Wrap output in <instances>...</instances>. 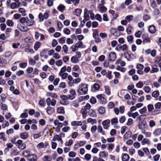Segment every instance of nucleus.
<instances>
[{
  "instance_id": "1",
  "label": "nucleus",
  "mask_w": 161,
  "mask_h": 161,
  "mask_svg": "<svg viewBox=\"0 0 161 161\" xmlns=\"http://www.w3.org/2000/svg\"><path fill=\"white\" fill-rule=\"evenodd\" d=\"M88 85L85 83H81L78 86V89L77 92L81 95L86 94L88 91Z\"/></svg>"
},
{
  "instance_id": "2",
  "label": "nucleus",
  "mask_w": 161,
  "mask_h": 161,
  "mask_svg": "<svg viewBox=\"0 0 161 161\" xmlns=\"http://www.w3.org/2000/svg\"><path fill=\"white\" fill-rule=\"evenodd\" d=\"M138 128L139 129L141 130V132L144 130H147L148 127L146 121L144 120L142 121L139 125Z\"/></svg>"
},
{
  "instance_id": "3",
  "label": "nucleus",
  "mask_w": 161,
  "mask_h": 161,
  "mask_svg": "<svg viewBox=\"0 0 161 161\" xmlns=\"http://www.w3.org/2000/svg\"><path fill=\"white\" fill-rule=\"evenodd\" d=\"M16 145L20 149H24L26 147V144L23 142V141L21 140H18L16 143Z\"/></svg>"
},
{
  "instance_id": "4",
  "label": "nucleus",
  "mask_w": 161,
  "mask_h": 161,
  "mask_svg": "<svg viewBox=\"0 0 161 161\" xmlns=\"http://www.w3.org/2000/svg\"><path fill=\"white\" fill-rule=\"evenodd\" d=\"M46 102L48 106L51 105L52 106H54L56 103V101L54 99L51 100L50 97H48L47 99Z\"/></svg>"
},
{
  "instance_id": "5",
  "label": "nucleus",
  "mask_w": 161,
  "mask_h": 161,
  "mask_svg": "<svg viewBox=\"0 0 161 161\" xmlns=\"http://www.w3.org/2000/svg\"><path fill=\"white\" fill-rule=\"evenodd\" d=\"M17 27L20 31L23 32H26L29 30V29L27 26L22 25L20 24H18Z\"/></svg>"
},
{
  "instance_id": "6",
  "label": "nucleus",
  "mask_w": 161,
  "mask_h": 161,
  "mask_svg": "<svg viewBox=\"0 0 161 161\" xmlns=\"http://www.w3.org/2000/svg\"><path fill=\"white\" fill-rule=\"evenodd\" d=\"M110 32L115 36H119L120 34V32L116 29L112 28L110 29Z\"/></svg>"
},
{
  "instance_id": "7",
  "label": "nucleus",
  "mask_w": 161,
  "mask_h": 161,
  "mask_svg": "<svg viewBox=\"0 0 161 161\" xmlns=\"http://www.w3.org/2000/svg\"><path fill=\"white\" fill-rule=\"evenodd\" d=\"M148 34L147 33L144 34L142 35V37L143 42L147 43L150 42V39L148 37Z\"/></svg>"
},
{
  "instance_id": "8",
  "label": "nucleus",
  "mask_w": 161,
  "mask_h": 161,
  "mask_svg": "<svg viewBox=\"0 0 161 161\" xmlns=\"http://www.w3.org/2000/svg\"><path fill=\"white\" fill-rule=\"evenodd\" d=\"M110 120L109 119H106L104 120L102 123L104 129H108L109 127V125L110 123Z\"/></svg>"
},
{
  "instance_id": "9",
  "label": "nucleus",
  "mask_w": 161,
  "mask_h": 161,
  "mask_svg": "<svg viewBox=\"0 0 161 161\" xmlns=\"http://www.w3.org/2000/svg\"><path fill=\"white\" fill-rule=\"evenodd\" d=\"M109 60L114 61L116 58V55L114 52H111L108 56Z\"/></svg>"
},
{
  "instance_id": "10",
  "label": "nucleus",
  "mask_w": 161,
  "mask_h": 161,
  "mask_svg": "<svg viewBox=\"0 0 161 161\" xmlns=\"http://www.w3.org/2000/svg\"><path fill=\"white\" fill-rule=\"evenodd\" d=\"M27 158L30 161H36L37 159V157L35 154H31Z\"/></svg>"
},
{
  "instance_id": "11",
  "label": "nucleus",
  "mask_w": 161,
  "mask_h": 161,
  "mask_svg": "<svg viewBox=\"0 0 161 161\" xmlns=\"http://www.w3.org/2000/svg\"><path fill=\"white\" fill-rule=\"evenodd\" d=\"M70 94L68 95V98L71 100L75 98V96L76 95L75 92L73 90H71L69 92Z\"/></svg>"
},
{
  "instance_id": "12",
  "label": "nucleus",
  "mask_w": 161,
  "mask_h": 161,
  "mask_svg": "<svg viewBox=\"0 0 161 161\" xmlns=\"http://www.w3.org/2000/svg\"><path fill=\"white\" fill-rule=\"evenodd\" d=\"M33 71V69L32 67H29L26 70L27 73V76L30 78H32L34 77V75H30V74Z\"/></svg>"
},
{
  "instance_id": "13",
  "label": "nucleus",
  "mask_w": 161,
  "mask_h": 161,
  "mask_svg": "<svg viewBox=\"0 0 161 161\" xmlns=\"http://www.w3.org/2000/svg\"><path fill=\"white\" fill-rule=\"evenodd\" d=\"M89 11H88L87 8H85L84 10V17L86 21L88 20L89 18Z\"/></svg>"
},
{
  "instance_id": "14",
  "label": "nucleus",
  "mask_w": 161,
  "mask_h": 161,
  "mask_svg": "<svg viewBox=\"0 0 161 161\" xmlns=\"http://www.w3.org/2000/svg\"><path fill=\"white\" fill-rule=\"evenodd\" d=\"M159 69L158 68L156 67L155 65L152 66L151 69L150 71V72L151 74L154 73L158 72V71Z\"/></svg>"
},
{
  "instance_id": "15",
  "label": "nucleus",
  "mask_w": 161,
  "mask_h": 161,
  "mask_svg": "<svg viewBox=\"0 0 161 161\" xmlns=\"http://www.w3.org/2000/svg\"><path fill=\"white\" fill-rule=\"evenodd\" d=\"M75 45L78 48H84L85 47V45H84L81 41L78 42H77L76 43Z\"/></svg>"
},
{
  "instance_id": "16",
  "label": "nucleus",
  "mask_w": 161,
  "mask_h": 161,
  "mask_svg": "<svg viewBox=\"0 0 161 161\" xmlns=\"http://www.w3.org/2000/svg\"><path fill=\"white\" fill-rule=\"evenodd\" d=\"M131 135V133L130 131L127 132L124 135L123 139L124 140H126L130 138Z\"/></svg>"
},
{
  "instance_id": "17",
  "label": "nucleus",
  "mask_w": 161,
  "mask_h": 161,
  "mask_svg": "<svg viewBox=\"0 0 161 161\" xmlns=\"http://www.w3.org/2000/svg\"><path fill=\"white\" fill-rule=\"evenodd\" d=\"M20 136L21 139L23 140H25L27 139L28 137V134L26 132H24L21 133Z\"/></svg>"
},
{
  "instance_id": "18",
  "label": "nucleus",
  "mask_w": 161,
  "mask_h": 161,
  "mask_svg": "<svg viewBox=\"0 0 161 161\" xmlns=\"http://www.w3.org/2000/svg\"><path fill=\"white\" fill-rule=\"evenodd\" d=\"M141 143L142 145H144L146 144L149 145L151 144V142L148 139L145 138L142 140Z\"/></svg>"
},
{
  "instance_id": "19",
  "label": "nucleus",
  "mask_w": 161,
  "mask_h": 161,
  "mask_svg": "<svg viewBox=\"0 0 161 161\" xmlns=\"http://www.w3.org/2000/svg\"><path fill=\"white\" fill-rule=\"evenodd\" d=\"M20 6H18V5L15 3H12L9 5L8 7L12 9H14L15 8H18Z\"/></svg>"
},
{
  "instance_id": "20",
  "label": "nucleus",
  "mask_w": 161,
  "mask_h": 161,
  "mask_svg": "<svg viewBox=\"0 0 161 161\" xmlns=\"http://www.w3.org/2000/svg\"><path fill=\"white\" fill-rule=\"evenodd\" d=\"M130 157L127 153L123 154L122 157V160L123 161H128Z\"/></svg>"
},
{
  "instance_id": "21",
  "label": "nucleus",
  "mask_w": 161,
  "mask_h": 161,
  "mask_svg": "<svg viewBox=\"0 0 161 161\" xmlns=\"http://www.w3.org/2000/svg\"><path fill=\"white\" fill-rule=\"evenodd\" d=\"M99 156L101 157L106 158L108 156V153L105 151H101L99 153Z\"/></svg>"
},
{
  "instance_id": "22",
  "label": "nucleus",
  "mask_w": 161,
  "mask_h": 161,
  "mask_svg": "<svg viewBox=\"0 0 161 161\" xmlns=\"http://www.w3.org/2000/svg\"><path fill=\"white\" fill-rule=\"evenodd\" d=\"M161 133V130L159 128H157L153 132V134L155 136H158Z\"/></svg>"
},
{
  "instance_id": "23",
  "label": "nucleus",
  "mask_w": 161,
  "mask_h": 161,
  "mask_svg": "<svg viewBox=\"0 0 161 161\" xmlns=\"http://www.w3.org/2000/svg\"><path fill=\"white\" fill-rule=\"evenodd\" d=\"M148 31L150 33L153 34L155 32L156 29L154 25H152L149 26Z\"/></svg>"
},
{
  "instance_id": "24",
  "label": "nucleus",
  "mask_w": 161,
  "mask_h": 161,
  "mask_svg": "<svg viewBox=\"0 0 161 161\" xmlns=\"http://www.w3.org/2000/svg\"><path fill=\"white\" fill-rule=\"evenodd\" d=\"M71 124L73 126H78L81 125L82 123L80 121H74L71 122Z\"/></svg>"
},
{
  "instance_id": "25",
  "label": "nucleus",
  "mask_w": 161,
  "mask_h": 161,
  "mask_svg": "<svg viewBox=\"0 0 161 161\" xmlns=\"http://www.w3.org/2000/svg\"><path fill=\"white\" fill-rule=\"evenodd\" d=\"M54 109L49 106H48L47 109V113L49 114H52L54 112Z\"/></svg>"
},
{
  "instance_id": "26",
  "label": "nucleus",
  "mask_w": 161,
  "mask_h": 161,
  "mask_svg": "<svg viewBox=\"0 0 161 161\" xmlns=\"http://www.w3.org/2000/svg\"><path fill=\"white\" fill-rule=\"evenodd\" d=\"M98 111L100 114H103L105 112V108L102 106L98 108Z\"/></svg>"
},
{
  "instance_id": "27",
  "label": "nucleus",
  "mask_w": 161,
  "mask_h": 161,
  "mask_svg": "<svg viewBox=\"0 0 161 161\" xmlns=\"http://www.w3.org/2000/svg\"><path fill=\"white\" fill-rule=\"evenodd\" d=\"M34 23V21L33 20L29 19V18L26 23V26H32Z\"/></svg>"
},
{
  "instance_id": "28",
  "label": "nucleus",
  "mask_w": 161,
  "mask_h": 161,
  "mask_svg": "<svg viewBox=\"0 0 161 161\" xmlns=\"http://www.w3.org/2000/svg\"><path fill=\"white\" fill-rule=\"evenodd\" d=\"M48 144L47 143H45V144H44V143L42 142H41L39 143L37 146V147L40 149H42L44 147V146L45 145V147H46Z\"/></svg>"
},
{
  "instance_id": "29",
  "label": "nucleus",
  "mask_w": 161,
  "mask_h": 161,
  "mask_svg": "<svg viewBox=\"0 0 161 161\" xmlns=\"http://www.w3.org/2000/svg\"><path fill=\"white\" fill-rule=\"evenodd\" d=\"M19 12L23 16H25L26 15V11L25 9L23 8H20L19 9Z\"/></svg>"
},
{
  "instance_id": "30",
  "label": "nucleus",
  "mask_w": 161,
  "mask_h": 161,
  "mask_svg": "<svg viewBox=\"0 0 161 161\" xmlns=\"http://www.w3.org/2000/svg\"><path fill=\"white\" fill-rule=\"evenodd\" d=\"M97 131L98 133H101L103 135H105V132L103 130L102 127L99 125L97 128Z\"/></svg>"
},
{
  "instance_id": "31",
  "label": "nucleus",
  "mask_w": 161,
  "mask_h": 161,
  "mask_svg": "<svg viewBox=\"0 0 161 161\" xmlns=\"http://www.w3.org/2000/svg\"><path fill=\"white\" fill-rule=\"evenodd\" d=\"M54 124L55 126H57V127H62L63 126L62 123L59 122V121L57 119H56L54 122Z\"/></svg>"
},
{
  "instance_id": "32",
  "label": "nucleus",
  "mask_w": 161,
  "mask_h": 161,
  "mask_svg": "<svg viewBox=\"0 0 161 161\" xmlns=\"http://www.w3.org/2000/svg\"><path fill=\"white\" fill-rule=\"evenodd\" d=\"M88 113L90 116L91 117H95L97 116L95 112L92 109H90Z\"/></svg>"
},
{
  "instance_id": "33",
  "label": "nucleus",
  "mask_w": 161,
  "mask_h": 161,
  "mask_svg": "<svg viewBox=\"0 0 161 161\" xmlns=\"http://www.w3.org/2000/svg\"><path fill=\"white\" fill-rule=\"evenodd\" d=\"M143 83L141 81H139V82H138L136 84V86L137 88L141 89L143 87Z\"/></svg>"
},
{
  "instance_id": "34",
  "label": "nucleus",
  "mask_w": 161,
  "mask_h": 161,
  "mask_svg": "<svg viewBox=\"0 0 161 161\" xmlns=\"http://www.w3.org/2000/svg\"><path fill=\"white\" fill-rule=\"evenodd\" d=\"M28 17H22L20 18L19 20V22L21 24H24L26 23L28 19Z\"/></svg>"
},
{
  "instance_id": "35",
  "label": "nucleus",
  "mask_w": 161,
  "mask_h": 161,
  "mask_svg": "<svg viewBox=\"0 0 161 161\" xmlns=\"http://www.w3.org/2000/svg\"><path fill=\"white\" fill-rule=\"evenodd\" d=\"M71 61L72 62L76 64L78 63L79 62V60L77 57L74 56L71 58Z\"/></svg>"
},
{
  "instance_id": "36",
  "label": "nucleus",
  "mask_w": 161,
  "mask_h": 161,
  "mask_svg": "<svg viewBox=\"0 0 161 161\" xmlns=\"http://www.w3.org/2000/svg\"><path fill=\"white\" fill-rule=\"evenodd\" d=\"M159 92L157 91H153L152 93V96L155 98H157L159 96Z\"/></svg>"
},
{
  "instance_id": "37",
  "label": "nucleus",
  "mask_w": 161,
  "mask_h": 161,
  "mask_svg": "<svg viewBox=\"0 0 161 161\" xmlns=\"http://www.w3.org/2000/svg\"><path fill=\"white\" fill-rule=\"evenodd\" d=\"M41 45V43L39 42H37L35 44L34 46V49L36 51H37V49L39 48Z\"/></svg>"
},
{
  "instance_id": "38",
  "label": "nucleus",
  "mask_w": 161,
  "mask_h": 161,
  "mask_svg": "<svg viewBox=\"0 0 161 161\" xmlns=\"http://www.w3.org/2000/svg\"><path fill=\"white\" fill-rule=\"evenodd\" d=\"M133 16L132 15H129L126 16L125 19L128 22H130L133 19Z\"/></svg>"
},
{
  "instance_id": "39",
  "label": "nucleus",
  "mask_w": 161,
  "mask_h": 161,
  "mask_svg": "<svg viewBox=\"0 0 161 161\" xmlns=\"http://www.w3.org/2000/svg\"><path fill=\"white\" fill-rule=\"evenodd\" d=\"M57 112L59 114H63L64 113V109L63 107H59L57 109Z\"/></svg>"
},
{
  "instance_id": "40",
  "label": "nucleus",
  "mask_w": 161,
  "mask_h": 161,
  "mask_svg": "<svg viewBox=\"0 0 161 161\" xmlns=\"http://www.w3.org/2000/svg\"><path fill=\"white\" fill-rule=\"evenodd\" d=\"M52 158L50 155L45 156L43 159V161H51Z\"/></svg>"
},
{
  "instance_id": "41",
  "label": "nucleus",
  "mask_w": 161,
  "mask_h": 161,
  "mask_svg": "<svg viewBox=\"0 0 161 161\" xmlns=\"http://www.w3.org/2000/svg\"><path fill=\"white\" fill-rule=\"evenodd\" d=\"M81 12V11L80 9L77 8L75 9L74 13V14L75 15L79 16Z\"/></svg>"
},
{
  "instance_id": "42",
  "label": "nucleus",
  "mask_w": 161,
  "mask_h": 161,
  "mask_svg": "<svg viewBox=\"0 0 161 161\" xmlns=\"http://www.w3.org/2000/svg\"><path fill=\"white\" fill-rule=\"evenodd\" d=\"M111 122L112 125H114L117 124L118 123V121L117 118H115L111 120Z\"/></svg>"
},
{
  "instance_id": "43",
  "label": "nucleus",
  "mask_w": 161,
  "mask_h": 161,
  "mask_svg": "<svg viewBox=\"0 0 161 161\" xmlns=\"http://www.w3.org/2000/svg\"><path fill=\"white\" fill-rule=\"evenodd\" d=\"M80 112V113L82 114L83 117H85L87 113V111H86V110L84 108L81 109Z\"/></svg>"
},
{
  "instance_id": "44",
  "label": "nucleus",
  "mask_w": 161,
  "mask_h": 161,
  "mask_svg": "<svg viewBox=\"0 0 161 161\" xmlns=\"http://www.w3.org/2000/svg\"><path fill=\"white\" fill-rule=\"evenodd\" d=\"M105 93L108 95L111 94V91L109 87L108 86H105Z\"/></svg>"
},
{
  "instance_id": "45",
  "label": "nucleus",
  "mask_w": 161,
  "mask_h": 161,
  "mask_svg": "<svg viewBox=\"0 0 161 161\" xmlns=\"http://www.w3.org/2000/svg\"><path fill=\"white\" fill-rule=\"evenodd\" d=\"M6 24L8 26L11 27L14 25V23L13 20L9 19L6 21Z\"/></svg>"
},
{
  "instance_id": "46",
  "label": "nucleus",
  "mask_w": 161,
  "mask_h": 161,
  "mask_svg": "<svg viewBox=\"0 0 161 161\" xmlns=\"http://www.w3.org/2000/svg\"><path fill=\"white\" fill-rule=\"evenodd\" d=\"M68 74L66 73H59V75L61 76L63 79H65L68 76Z\"/></svg>"
},
{
  "instance_id": "47",
  "label": "nucleus",
  "mask_w": 161,
  "mask_h": 161,
  "mask_svg": "<svg viewBox=\"0 0 161 161\" xmlns=\"http://www.w3.org/2000/svg\"><path fill=\"white\" fill-rule=\"evenodd\" d=\"M30 152L27 150L24 151L23 153V155L25 157H27V158L31 154L30 153Z\"/></svg>"
},
{
  "instance_id": "48",
  "label": "nucleus",
  "mask_w": 161,
  "mask_h": 161,
  "mask_svg": "<svg viewBox=\"0 0 161 161\" xmlns=\"http://www.w3.org/2000/svg\"><path fill=\"white\" fill-rule=\"evenodd\" d=\"M132 27L131 25H129L126 29V32L128 34H130L131 33V29Z\"/></svg>"
},
{
  "instance_id": "49",
  "label": "nucleus",
  "mask_w": 161,
  "mask_h": 161,
  "mask_svg": "<svg viewBox=\"0 0 161 161\" xmlns=\"http://www.w3.org/2000/svg\"><path fill=\"white\" fill-rule=\"evenodd\" d=\"M142 133L146 137H149L151 136V133L149 132L146 131V130L142 131Z\"/></svg>"
},
{
  "instance_id": "50",
  "label": "nucleus",
  "mask_w": 161,
  "mask_h": 161,
  "mask_svg": "<svg viewBox=\"0 0 161 161\" xmlns=\"http://www.w3.org/2000/svg\"><path fill=\"white\" fill-rule=\"evenodd\" d=\"M117 70L120 71L122 72H125L126 71V69L125 68L122 67L120 66H118L116 67Z\"/></svg>"
},
{
  "instance_id": "51",
  "label": "nucleus",
  "mask_w": 161,
  "mask_h": 161,
  "mask_svg": "<svg viewBox=\"0 0 161 161\" xmlns=\"http://www.w3.org/2000/svg\"><path fill=\"white\" fill-rule=\"evenodd\" d=\"M70 48L71 49L72 51L73 52L77 51L78 49L75 44L72 46Z\"/></svg>"
},
{
  "instance_id": "52",
  "label": "nucleus",
  "mask_w": 161,
  "mask_h": 161,
  "mask_svg": "<svg viewBox=\"0 0 161 161\" xmlns=\"http://www.w3.org/2000/svg\"><path fill=\"white\" fill-rule=\"evenodd\" d=\"M127 39L128 42L129 43H132L133 42V37L131 36H128L127 37Z\"/></svg>"
},
{
  "instance_id": "53",
  "label": "nucleus",
  "mask_w": 161,
  "mask_h": 161,
  "mask_svg": "<svg viewBox=\"0 0 161 161\" xmlns=\"http://www.w3.org/2000/svg\"><path fill=\"white\" fill-rule=\"evenodd\" d=\"M144 90L146 93H149L151 92V88L148 86H145L144 87Z\"/></svg>"
},
{
  "instance_id": "54",
  "label": "nucleus",
  "mask_w": 161,
  "mask_h": 161,
  "mask_svg": "<svg viewBox=\"0 0 161 161\" xmlns=\"http://www.w3.org/2000/svg\"><path fill=\"white\" fill-rule=\"evenodd\" d=\"M25 52L27 53H30L33 54L34 53V51L32 49H29L28 48H25Z\"/></svg>"
},
{
  "instance_id": "55",
  "label": "nucleus",
  "mask_w": 161,
  "mask_h": 161,
  "mask_svg": "<svg viewBox=\"0 0 161 161\" xmlns=\"http://www.w3.org/2000/svg\"><path fill=\"white\" fill-rule=\"evenodd\" d=\"M47 49H44L42 50L40 53L41 56L43 57L47 53Z\"/></svg>"
},
{
  "instance_id": "56",
  "label": "nucleus",
  "mask_w": 161,
  "mask_h": 161,
  "mask_svg": "<svg viewBox=\"0 0 161 161\" xmlns=\"http://www.w3.org/2000/svg\"><path fill=\"white\" fill-rule=\"evenodd\" d=\"M32 39L30 37H26L24 39V41L25 42L27 43H29L31 42Z\"/></svg>"
},
{
  "instance_id": "57",
  "label": "nucleus",
  "mask_w": 161,
  "mask_h": 161,
  "mask_svg": "<svg viewBox=\"0 0 161 161\" xmlns=\"http://www.w3.org/2000/svg\"><path fill=\"white\" fill-rule=\"evenodd\" d=\"M155 125V123L153 120H151L149 122V126L151 128H152Z\"/></svg>"
},
{
  "instance_id": "58",
  "label": "nucleus",
  "mask_w": 161,
  "mask_h": 161,
  "mask_svg": "<svg viewBox=\"0 0 161 161\" xmlns=\"http://www.w3.org/2000/svg\"><path fill=\"white\" fill-rule=\"evenodd\" d=\"M100 10L102 12H104L107 10V8L106 7L104 6H101L100 5L99 6Z\"/></svg>"
},
{
  "instance_id": "59",
  "label": "nucleus",
  "mask_w": 161,
  "mask_h": 161,
  "mask_svg": "<svg viewBox=\"0 0 161 161\" xmlns=\"http://www.w3.org/2000/svg\"><path fill=\"white\" fill-rule=\"evenodd\" d=\"M73 143V141L71 139H69V141L65 143V145L66 146H69L71 145Z\"/></svg>"
},
{
  "instance_id": "60",
  "label": "nucleus",
  "mask_w": 161,
  "mask_h": 161,
  "mask_svg": "<svg viewBox=\"0 0 161 161\" xmlns=\"http://www.w3.org/2000/svg\"><path fill=\"white\" fill-rule=\"evenodd\" d=\"M63 32L64 34L69 35L70 33V31L69 29L65 28L63 30Z\"/></svg>"
},
{
  "instance_id": "61",
  "label": "nucleus",
  "mask_w": 161,
  "mask_h": 161,
  "mask_svg": "<svg viewBox=\"0 0 161 161\" xmlns=\"http://www.w3.org/2000/svg\"><path fill=\"white\" fill-rule=\"evenodd\" d=\"M120 49L122 51L126 50L128 49V46L126 44H124L120 47Z\"/></svg>"
},
{
  "instance_id": "62",
  "label": "nucleus",
  "mask_w": 161,
  "mask_h": 161,
  "mask_svg": "<svg viewBox=\"0 0 161 161\" xmlns=\"http://www.w3.org/2000/svg\"><path fill=\"white\" fill-rule=\"evenodd\" d=\"M38 18L40 19V20L41 21H43L44 19H45V17L43 14L42 13H40L38 15Z\"/></svg>"
},
{
  "instance_id": "63",
  "label": "nucleus",
  "mask_w": 161,
  "mask_h": 161,
  "mask_svg": "<svg viewBox=\"0 0 161 161\" xmlns=\"http://www.w3.org/2000/svg\"><path fill=\"white\" fill-rule=\"evenodd\" d=\"M100 86L97 83H95L93 85V87L96 90H98L100 88Z\"/></svg>"
},
{
  "instance_id": "64",
  "label": "nucleus",
  "mask_w": 161,
  "mask_h": 161,
  "mask_svg": "<svg viewBox=\"0 0 161 161\" xmlns=\"http://www.w3.org/2000/svg\"><path fill=\"white\" fill-rule=\"evenodd\" d=\"M66 38L64 37L60 38L59 40V42L61 44H63L65 42Z\"/></svg>"
}]
</instances>
